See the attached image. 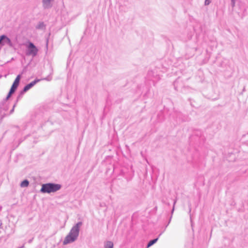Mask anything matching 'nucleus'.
Masks as SVG:
<instances>
[{"instance_id": "obj_1", "label": "nucleus", "mask_w": 248, "mask_h": 248, "mask_svg": "<svg viewBox=\"0 0 248 248\" xmlns=\"http://www.w3.org/2000/svg\"><path fill=\"white\" fill-rule=\"evenodd\" d=\"M82 225L81 221L78 222L72 227L69 233L65 237L63 241V245H67L75 241L80 231V228Z\"/></svg>"}, {"instance_id": "obj_2", "label": "nucleus", "mask_w": 248, "mask_h": 248, "mask_svg": "<svg viewBox=\"0 0 248 248\" xmlns=\"http://www.w3.org/2000/svg\"><path fill=\"white\" fill-rule=\"evenodd\" d=\"M62 188V185L59 184L48 183L42 185L40 192L42 193H50L55 192Z\"/></svg>"}, {"instance_id": "obj_3", "label": "nucleus", "mask_w": 248, "mask_h": 248, "mask_svg": "<svg viewBox=\"0 0 248 248\" xmlns=\"http://www.w3.org/2000/svg\"><path fill=\"white\" fill-rule=\"evenodd\" d=\"M38 51V48L31 42H29L26 45L25 53L27 56H31L32 57H34L37 55Z\"/></svg>"}, {"instance_id": "obj_4", "label": "nucleus", "mask_w": 248, "mask_h": 248, "mask_svg": "<svg viewBox=\"0 0 248 248\" xmlns=\"http://www.w3.org/2000/svg\"><path fill=\"white\" fill-rule=\"evenodd\" d=\"M5 45H8L9 46L12 47L13 43L11 39L5 34L0 36V46H2Z\"/></svg>"}, {"instance_id": "obj_5", "label": "nucleus", "mask_w": 248, "mask_h": 248, "mask_svg": "<svg viewBox=\"0 0 248 248\" xmlns=\"http://www.w3.org/2000/svg\"><path fill=\"white\" fill-rule=\"evenodd\" d=\"M16 89L11 86L10 90L6 97V98L0 104V108L3 109V110H6L8 108L7 107L5 108L4 107H2L4 106V104L6 102V101L9 99V98L11 96V95L16 92Z\"/></svg>"}, {"instance_id": "obj_6", "label": "nucleus", "mask_w": 248, "mask_h": 248, "mask_svg": "<svg viewBox=\"0 0 248 248\" xmlns=\"http://www.w3.org/2000/svg\"><path fill=\"white\" fill-rule=\"evenodd\" d=\"M16 89L11 86L10 90L6 97V98L0 104V108L3 109V110H6L8 108L7 107L5 108L4 107H2L4 106V104L6 102V101L9 99V98L11 96V95L16 92Z\"/></svg>"}, {"instance_id": "obj_7", "label": "nucleus", "mask_w": 248, "mask_h": 248, "mask_svg": "<svg viewBox=\"0 0 248 248\" xmlns=\"http://www.w3.org/2000/svg\"><path fill=\"white\" fill-rule=\"evenodd\" d=\"M54 0H42L43 7L44 9H48L52 7V2Z\"/></svg>"}, {"instance_id": "obj_8", "label": "nucleus", "mask_w": 248, "mask_h": 248, "mask_svg": "<svg viewBox=\"0 0 248 248\" xmlns=\"http://www.w3.org/2000/svg\"><path fill=\"white\" fill-rule=\"evenodd\" d=\"M40 80L38 79H35L33 81H31L30 83L27 84L23 88L24 91H26L27 92L28 90L33 87L37 82H38Z\"/></svg>"}, {"instance_id": "obj_9", "label": "nucleus", "mask_w": 248, "mask_h": 248, "mask_svg": "<svg viewBox=\"0 0 248 248\" xmlns=\"http://www.w3.org/2000/svg\"><path fill=\"white\" fill-rule=\"evenodd\" d=\"M164 232H161L159 235H158V236L156 238H155L154 239H152V240H151L149 241V242L147 244V247L146 248H148L150 247H151L152 246H153L154 244H155V243L157 242V241H158V238L159 237L162 235V234Z\"/></svg>"}, {"instance_id": "obj_10", "label": "nucleus", "mask_w": 248, "mask_h": 248, "mask_svg": "<svg viewBox=\"0 0 248 248\" xmlns=\"http://www.w3.org/2000/svg\"><path fill=\"white\" fill-rule=\"evenodd\" d=\"M26 92V91H24L23 89L19 92V93L16 98V103H17L18 102V101L22 98L23 95L24 94V93Z\"/></svg>"}, {"instance_id": "obj_11", "label": "nucleus", "mask_w": 248, "mask_h": 248, "mask_svg": "<svg viewBox=\"0 0 248 248\" xmlns=\"http://www.w3.org/2000/svg\"><path fill=\"white\" fill-rule=\"evenodd\" d=\"M46 28V25L43 22H39L36 26V29L38 30H43Z\"/></svg>"}, {"instance_id": "obj_12", "label": "nucleus", "mask_w": 248, "mask_h": 248, "mask_svg": "<svg viewBox=\"0 0 248 248\" xmlns=\"http://www.w3.org/2000/svg\"><path fill=\"white\" fill-rule=\"evenodd\" d=\"M105 248H113V243L110 241H108L105 243Z\"/></svg>"}, {"instance_id": "obj_13", "label": "nucleus", "mask_w": 248, "mask_h": 248, "mask_svg": "<svg viewBox=\"0 0 248 248\" xmlns=\"http://www.w3.org/2000/svg\"><path fill=\"white\" fill-rule=\"evenodd\" d=\"M29 185V181L27 179H25L21 182L20 186L22 187H27Z\"/></svg>"}, {"instance_id": "obj_14", "label": "nucleus", "mask_w": 248, "mask_h": 248, "mask_svg": "<svg viewBox=\"0 0 248 248\" xmlns=\"http://www.w3.org/2000/svg\"><path fill=\"white\" fill-rule=\"evenodd\" d=\"M188 206H189V212H188V213H189V216H190V218L191 226H193V222H192V220L191 215L190 214L191 211V203H189Z\"/></svg>"}, {"instance_id": "obj_15", "label": "nucleus", "mask_w": 248, "mask_h": 248, "mask_svg": "<svg viewBox=\"0 0 248 248\" xmlns=\"http://www.w3.org/2000/svg\"><path fill=\"white\" fill-rule=\"evenodd\" d=\"M176 202H177V199H175V200H174V202H173V208H172V210H171V214H173V212H174V206H175V204H176Z\"/></svg>"}, {"instance_id": "obj_16", "label": "nucleus", "mask_w": 248, "mask_h": 248, "mask_svg": "<svg viewBox=\"0 0 248 248\" xmlns=\"http://www.w3.org/2000/svg\"><path fill=\"white\" fill-rule=\"evenodd\" d=\"M231 4L232 7H234L235 4V0H231Z\"/></svg>"}, {"instance_id": "obj_17", "label": "nucleus", "mask_w": 248, "mask_h": 248, "mask_svg": "<svg viewBox=\"0 0 248 248\" xmlns=\"http://www.w3.org/2000/svg\"><path fill=\"white\" fill-rule=\"evenodd\" d=\"M211 3L210 0H205L204 5H208Z\"/></svg>"}, {"instance_id": "obj_18", "label": "nucleus", "mask_w": 248, "mask_h": 248, "mask_svg": "<svg viewBox=\"0 0 248 248\" xmlns=\"http://www.w3.org/2000/svg\"><path fill=\"white\" fill-rule=\"evenodd\" d=\"M16 103L14 105V106H13V107L12 109L10 110V114H12V113L14 111V108H15V107H16Z\"/></svg>"}, {"instance_id": "obj_19", "label": "nucleus", "mask_w": 248, "mask_h": 248, "mask_svg": "<svg viewBox=\"0 0 248 248\" xmlns=\"http://www.w3.org/2000/svg\"><path fill=\"white\" fill-rule=\"evenodd\" d=\"M18 86H19L18 84H16L14 83H13V84L12 85V87L16 88V89H17V88Z\"/></svg>"}, {"instance_id": "obj_20", "label": "nucleus", "mask_w": 248, "mask_h": 248, "mask_svg": "<svg viewBox=\"0 0 248 248\" xmlns=\"http://www.w3.org/2000/svg\"><path fill=\"white\" fill-rule=\"evenodd\" d=\"M19 82H20V80H18V79H15L13 83H15V84H19Z\"/></svg>"}, {"instance_id": "obj_21", "label": "nucleus", "mask_w": 248, "mask_h": 248, "mask_svg": "<svg viewBox=\"0 0 248 248\" xmlns=\"http://www.w3.org/2000/svg\"><path fill=\"white\" fill-rule=\"evenodd\" d=\"M21 76L20 75H18L17 76V77L16 78V79H18V80H20L21 79Z\"/></svg>"}, {"instance_id": "obj_22", "label": "nucleus", "mask_w": 248, "mask_h": 248, "mask_svg": "<svg viewBox=\"0 0 248 248\" xmlns=\"http://www.w3.org/2000/svg\"><path fill=\"white\" fill-rule=\"evenodd\" d=\"M171 217H170V219H169V222L168 223V224L166 225L165 226V228H166L167 227V226L169 225V223H170V221H171Z\"/></svg>"}, {"instance_id": "obj_23", "label": "nucleus", "mask_w": 248, "mask_h": 248, "mask_svg": "<svg viewBox=\"0 0 248 248\" xmlns=\"http://www.w3.org/2000/svg\"><path fill=\"white\" fill-rule=\"evenodd\" d=\"M176 83H177V81H175L174 82V88H175V89L176 90H177V87H176Z\"/></svg>"}, {"instance_id": "obj_24", "label": "nucleus", "mask_w": 248, "mask_h": 248, "mask_svg": "<svg viewBox=\"0 0 248 248\" xmlns=\"http://www.w3.org/2000/svg\"><path fill=\"white\" fill-rule=\"evenodd\" d=\"M152 73H153L152 71H149V72L148 73V76H149L150 75H151L152 74Z\"/></svg>"}, {"instance_id": "obj_25", "label": "nucleus", "mask_w": 248, "mask_h": 248, "mask_svg": "<svg viewBox=\"0 0 248 248\" xmlns=\"http://www.w3.org/2000/svg\"><path fill=\"white\" fill-rule=\"evenodd\" d=\"M32 240H33V238L30 239V240L28 241V243H31L32 242Z\"/></svg>"}, {"instance_id": "obj_26", "label": "nucleus", "mask_w": 248, "mask_h": 248, "mask_svg": "<svg viewBox=\"0 0 248 248\" xmlns=\"http://www.w3.org/2000/svg\"><path fill=\"white\" fill-rule=\"evenodd\" d=\"M48 40L47 39L46 40V47H47V46H48Z\"/></svg>"}, {"instance_id": "obj_27", "label": "nucleus", "mask_w": 248, "mask_h": 248, "mask_svg": "<svg viewBox=\"0 0 248 248\" xmlns=\"http://www.w3.org/2000/svg\"><path fill=\"white\" fill-rule=\"evenodd\" d=\"M24 247V244H23L22 246H21L20 247L18 248H23Z\"/></svg>"}, {"instance_id": "obj_28", "label": "nucleus", "mask_w": 248, "mask_h": 248, "mask_svg": "<svg viewBox=\"0 0 248 248\" xmlns=\"http://www.w3.org/2000/svg\"><path fill=\"white\" fill-rule=\"evenodd\" d=\"M45 79H46L47 80H50V79H48L47 78H45Z\"/></svg>"}]
</instances>
